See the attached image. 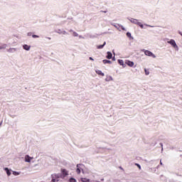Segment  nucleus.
Listing matches in <instances>:
<instances>
[{"label":"nucleus","instance_id":"obj_1","mask_svg":"<svg viewBox=\"0 0 182 182\" xmlns=\"http://www.w3.org/2000/svg\"><path fill=\"white\" fill-rule=\"evenodd\" d=\"M51 181L52 182H58L60 178H62V173H53L51 175Z\"/></svg>","mask_w":182,"mask_h":182},{"label":"nucleus","instance_id":"obj_2","mask_svg":"<svg viewBox=\"0 0 182 182\" xmlns=\"http://www.w3.org/2000/svg\"><path fill=\"white\" fill-rule=\"evenodd\" d=\"M128 19H129V21H130V22H132V23H134L135 25H138L139 26H140V28L141 29H144V26L141 23H140L139 21V20H137L136 18H129Z\"/></svg>","mask_w":182,"mask_h":182},{"label":"nucleus","instance_id":"obj_3","mask_svg":"<svg viewBox=\"0 0 182 182\" xmlns=\"http://www.w3.org/2000/svg\"><path fill=\"white\" fill-rule=\"evenodd\" d=\"M167 43H169L175 50H178V46H177V43H176V41L174 39H171L170 41H167Z\"/></svg>","mask_w":182,"mask_h":182},{"label":"nucleus","instance_id":"obj_4","mask_svg":"<svg viewBox=\"0 0 182 182\" xmlns=\"http://www.w3.org/2000/svg\"><path fill=\"white\" fill-rule=\"evenodd\" d=\"M24 161L26 163H35V161H33V157L29 156V155H26L24 157Z\"/></svg>","mask_w":182,"mask_h":182},{"label":"nucleus","instance_id":"obj_5","mask_svg":"<svg viewBox=\"0 0 182 182\" xmlns=\"http://www.w3.org/2000/svg\"><path fill=\"white\" fill-rule=\"evenodd\" d=\"M144 55H146V56H149L151 58H153L154 59H156V55H154V53H151V51L149 50H144Z\"/></svg>","mask_w":182,"mask_h":182},{"label":"nucleus","instance_id":"obj_6","mask_svg":"<svg viewBox=\"0 0 182 182\" xmlns=\"http://www.w3.org/2000/svg\"><path fill=\"white\" fill-rule=\"evenodd\" d=\"M67 176H69V171L66 169H61V178H65Z\"/></svg>","mask_w":182,"mask_h":182},{"label":"nucleus","instance_id":"obj_7","mask_svg":"<svg viewBox=\"0 0 182 182\" xmlns=\"http://www.w3.org/2000/svg\"><path fill=\"white\" fill-rule=\"evenodd\" d=\"M82 170H83V165L77 164V169H76L77 174H80V172L82 171Z\"/></svg>","mask_w":182,"mask_h":182},{"label":"nucleus","instance_id":"obj_8","mask_svg":"<svg viewBox=\"0 0 182 182\" xmlns=\"http://www.w3.org/2000/svg\"><path fill=\"white\" fill-rule=\"evenodd\" d=\"M8 48V44L4 43H0V50H2L3 49H6Z\"/></svg>","mask_w":182,"mask_h":182},{"label":"nucleus","instance_id":"obj_9","mask_svg":"<svg viewBox=\"0 0 182 182\" xmlns=\"http://www.w3.org/2000/svg\"><path fill=\"white\" fill-rule=\"evenodd\" d=\"M126 63L128 66H129L130 68H133V66H134V62L133 61H130V60H127Z\"/></svg>","mask_w":182,"mask_h":182},{"label":"nucleus","instance_id":"obj_10","mask_svg":"<svg viewBox=\"0 0 182 182\" xmlns=\"http://www.w3.org/2000/svg\"><path fill=\"white\" fill-rule=\"evenodd\" d=\"M4 170L6 171V173L9 177V176H11V174H12V173H11L12 170H11L8 168H4Z\"/></svg>","mask_w":182,"mask_h":182},{"label":"nucleus","instance_id":"obj_11","mask_svg":"<svg viewBox=\"0 0 182 182\" xmlns=\"http://www.w3.org/2000/svg\"><path fill=\"white\" fill-rule=\"evenodd\" d=\"M106 82H113V77L111 75H107Z\"/></svg>","mask_w":182,"mask_h":182},{"label":"nucleus","instance_id":"obj_12","mask_svg":"<svg viewBox=\"0 0 182 182\" xmlns=\"http://www.w3.org/2000/svg\"><path fill=\"white\" fill-rule=\"evenodd\" d=\"M23 48L24 50H31V46H28L27 44H24L23 46Z\"/></svg>","mask_w":182,"mask_h":182},{"label":"nucleus","instance_id":"obj_13","mask_svg":"<svg viewBox=\"0 0 182 182\" xmlns=\"http://www.w3.org/2000/svg\"><path fill=\"white\" fill-rule=\"evenodd\" d=\"M118 63L123 68H126V65H124V61L123 60H118Z\"/></svg>","mask_w":182,"mask_h":182},{"label":"nucleus","instance_id":"obj_14","mask_svg":"<svg viewBox=\"0 0 182 182\" xmlns=\"http://www.w3.org/2000/svg\"><path fill=\"white\" fill-rule=\"evenodd\" d=\"M7 52H9V53H14V52H16V48H10Z\"/></svg>","mask_w":182,"mask_h":182},{"label":"nucleus","instance_id":"obj_15","mask_svg":"<svg viewBox=\"0 0 182 182\" xmlns=\"http://www.w3.org/2000/svg\"><path fill=\"white\" fill-rule=\"evenodd\" d=\"M107 56H106L107 59H112V58L113 57V54H112L110 53V51H108L107 53Z\"/></svg>","mask_w":182,"mask_h":182},{"label":"nucleus","instance_id":"obj_16","mask_svg":"<svg viewBox=\"0 0 182 182\" xmlns=\"http://www.w3.org/2000/svg\"><path fill=\"white\" fill-rule=\"evenodd\" d=\"M95 73H96L97 75H100L101 76H105V73H103L102 72V70H96Z\"/></svg>","mask_w":182,"mask_h":182},{"label":"nucleus","instance_id":"obj_17","mask_svg":"<svg viewBox=\"0 0 182 182\" xmlns=\"http://www.w3.org/2000/svg\"><path fill=\"white\" fill-rule=\"evenodd\" d=\"M105 45H106V42H104L103 45L97 46V49H103V48H105Z\"/></svg>","mask_w":182,"mask_h":182},{"label":"nucleus","instance_id":"obj_18","mask_svg":"<svg viewBox=\"0 0 182 182\" xmlns=\"http://www.w3.org/2000/svg\"><path fill=\"white\" fill-rule=\"evenodd\" d=\"M81 181L82 182H90V179L87 178H81Z\"/></svg>","mask_w":182,"mask_h":182},{"label":"nucleus","instance_id":"obj_19","mask_svg":"<svg viewBox=\"0 0 182 182\" xmlns=\"http://www.w3.org/2000/svg\"><path fill=\"white\" fill-rule=\"evenodd\" d=\"M13 175L14 176H19L21 174V172L12 171Z\"/></svg>","mask_w":182,"mask_h":182},{"label":"nucleus","instance_id":"obj_20","mask_svg":"<svg viewBox=\"0 0 182 182\" xmlns=\"http://www.w3.org/2000/svg\"><path fill=\"white\" fill-rule=\"evenodd\" d=\"M68 182H77V181L75 178H70Z\"/></svg>","mask_w":182,"mask_h":182},{"label":"nucleus","instance_id":"obj_21","mask_svg":"<svg viewBox=\"0 0 182 182\" xmlns=\"http://www.w3.org/2000/svg\"><path fill=\"white\" fill-rule=\"evenodd\" d=\"M102 62L105 65H106V63H112V61L109 60H103Z\"/></svg>","mask_w":182,"mask_h":182},{"label":"nucleus","instance_id":"obj_22","mask_svg":"<svg viewBox=\"0 0 182 182\" xmlns=\"http://www.w3.org/2000/svg\"><path fill=\"white\" fill-rule=\"evenodd\" d=\"M144 72H145V75H146V76H149V75H150V72L149 71V70H147V69H144Z\"/></svg>","mask_w":182,"mask_h":182},{"label":"nucleus","instance_id":"obj_23","mask_svg":"<svg viewBox=\"0 0 182 182\" xmlns=\"http://www.w3.org/2000/svg\"><path fill=\"white\" fill-rule=\"evenodd\" d=\"M127 36L128 38H132V33H130V32H127Z\"/></svg>","mask_w":182,"mask_h":182},{"label":"nucleus","instance_id":"obj_24","mask_svg":"<svg viewBox=\"0 0 182 182\" xmlns=\"http://www.w3.org/2000/svg\"><path fill=\"white\" fill-rule=\"evenodd\" d=\"M118 26H120L122 29V31H126V28H124V26L120 25V24H118Z\"/></svg>","mask_w":182,"mask_h":182},{"label":"nucleus","instance_id":"obj_25","mask_svg":"<svg viewBox=\"0 0 182 182\" xmlns=\"http://www.w3.org/2000/svg\"><path fill=\"white\" fill-rule=\"evenodd\" d=\"M113 26H114V28H116L117 29H119V25H116V24H112Z\"/></svg>","mask_w":182,"mask_h":182},{"label":"nucleus","instance_id":"obj_26","mask_svg":"<svg viewBox=\"0 0 182 182\" xmlns=\"http://www.w3.org/2000/svg\"><path fill=\"white\" fill-rule=\"evenodd\" d=\"M73 36H75V37L79 36V34H77V33H76V32H73Z\"/></svg>","mask_w":182,"mask_h":182},{"label":"nucleus","instance_id":"obj_27","mask_svg":"<svg viewBox=\"0 0 182 182\" xmlns=\"http://www.w3.org/2000/svg\"><path fill=\"white\" fill-rule=\"evenodd\" d=\"M32 38H39V36H37V35H35V34H34V35L32 36Z\"/></svg>","mask_w":182,"mask_h":182},{"label":"nucleus","instance_id":"obj_28","mask_svg":"<svg viewBox=\"0 0 182 182\" xmlns=\"http://www.w3.org/2000/svg\"><path fill=\"white\" fill-rule=\"evenodd\" d=\"M144 25H145V26H149V28H154L153 26H150V25H148V24H144Z\"/></svg>","mask_w":182,"mask_h":182},{"label":"nucleus","instance_id":"obj_29","mask_svg":"<svg viewBox=\"0 0 182 182\" xmlns=\"http://www.w3.org/2000/svg\"><path fill=\"white\" fill-rule=\"evenodd\" d=\"M63 35H68V33L66 31H63Z\"/></svg>","mask_w":182,"mask_h":182},{"label":"nucleus","instance_id":"obj_30","mask_svg":"<svg viewBox=\"0 0 182 182\" xmlns=\"http://www.w3.org/2000/svg\"><path fill=\"white\" fill-rule=\"evenodd\" d=\"M28 36H31L32 35V33H28Z\"/></svg>","mask_w":182,"mask_h":182},{"label":"nucleus","instance_id":"obj_31","mask_svg":"<svg viewBox=\"0 0 182 182\" xmlns=\"http://www.w3.org/2000/svg\"><path fill=\"white\" fill-rule=\"evenodd\" d=\"M90 60H95L93 59V58L90 57Z\"/></svg>","mask_w":182,"mask_h":182},{"label":"nucleus","instance_id":"obj_32","mask_svg":"<svg viewBox=\"0 0 182 182\" xmlns=\"http://www.w3.org/2000/svg\"><path fill=\"white\" fill-rule=\"evenodd\" d=\"M112 60H114V61L116 60V58L113 57Z\"/></svg>","mask_w":182,"mask_h":182},{"label":"nucleus","instance_id":"obj_33","mask_svg":"<svg viewBox=\"0 0 182 182\" xmlns=\"http://www.w3.org/2000/svg\"><path fill=\"white\" fill-rule=\"evenodd\" d=\"M160 164L161 166H163V163L161 162V161H160Z\"/></svg>","mask_w":182,"mask_h":182},{"label":"nucleus","instance_id":"obj_34","mask_svg":"<svg viewBox=\"0 0 182 182\" xmlns=\"http://www.w3.org/2000/svg\"><path fill=\"white\" fill-rule=\"evenodd\" d=\"M138 166V167H139V168H141V166H140V165H137Z\"/></svg>","mask_w":182,"mask_h":182},{"label":"nucleus","instance_id":"obj_35","mask_svg":"<svg viewBox=\"0 0 182 182\" xmlns=\"http://www.w3.org/2000/svg\"><path fill=\"white\" fill-rule=\"evenodd\" d=\"M2 126V122L0 123V127H1Z\"/></svg>","mask_w":182,"mask_h":182},{"label":"nucleus","instance_id":"obj_36","mask_svg":"<svg viewBox=\"0 0 182 182\" xmlns=\"http://www.w3.org/2000/svg\"><path fill=\"white\" fill-rule=\"evenodd\" d=\"M47 39H49V41H50L51 38L50 37H48Z\"/></svg>","mask_w":182,"mask_h":182},{"label":"nucleus","instance_id":"obj_37","mask_svg":"<svg viewBox=\"0 0 182 182\" xmlns=\"http://www.w3.org/2000/svg\"><path fill=\"white\" fill-rule=\"evenodd\" d=\"M36 166H38V164H35V165H34V167H36Z\"/></svg>","mask_w":182,"mask_h":182},{"label":"nucleus","instance_id":"obj_38","mask_svg":"<svg viewBox=\"0 0 182 182\" xmlns=\"http://www.w3.org/2000/svg\"><path fill=\"white\" fill-rule=\"evenodd\" d=\"M70 32H73V31L70 30Z\"/></svg>","mask_w":182,"mask_h":182},{"label":"nucleus","instance_id":"obj_39","mask_svg":"<svg viewBox=\"0 0 182 182\" xmlns=\"http://www.w3.org/2000/svg\"><path fill=\"white\" fill-rule=\"evenodd\" d=\"M80 38H82V36H80Z\"/></svg>","mask_w":182,"mask_h":182}]
</instances>
